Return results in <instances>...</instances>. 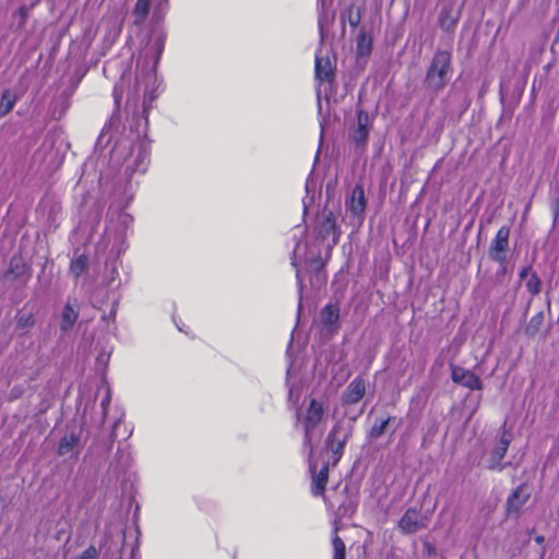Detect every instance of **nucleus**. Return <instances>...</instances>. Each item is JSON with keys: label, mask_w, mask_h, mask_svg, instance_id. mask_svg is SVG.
<instances>
[{"label": "nucleus", "mask_w": 559, "mask_h": 559, "mask_svg": "<svg viewBox=\"0 0 559 559\" xmlns=\"http://www.w3.org/2000/svg\"><path fill=\"white\" fill-rule=\"evenodd\" d=\"M452 55L449 50H438L427 69L426 81L435 90H443L447 74L451 70Z\"/></svg>", "instance_id": "nucleus-1"}, {"label": "nucleus", "mask_w": 559, "mask_h": 559, "mask_svg": "<svg viewBox=\"0 0 559 559\" xmlns=\"http://www.w3.org/2000/svg\"><path fill=\"white\" fill-rule=\"evenodd\" d=\"M308 468L311 476L310 493L314 498H321L326 508L331 507L330 500L326 498V485L329 481V463L325 462L320 469L317 468V464L312 461V453H309Z\"/></svg>", "instance_id": "nucleus-2"}, {"label": "nucleus", "mask_w": 559, "mask_h": 559, "mask_svg": "<svg viewBox=\"0 0 559 559\" xmlns=\"http://www.w3.org/2000/svg\"><path fill=\"white\" fill-rule=\"evenodd\" d=\"M324 416V408L322 403L318 402L314 399H311L306 414L301 419V424L304 426V444L311 452H313L312 444V432L314 429L321 424Z\"/></svg>", "instance_id": "nucleus-3"}, {"label": "nucleus", "mask_w": 559, "mask_h": 559, "mask_svg": "<svg viewBox=\"0 0 559 559\" xmlns=\"http://www.w3.org/2000/svg\"><path fill=\"white\" fill-rule=\"evenodd\" d=\"M341 237V228L336 222V216L333 211L329 209H324L322 211V218L318 226V238L321 241H326L331 238V241L328 243L329 251L335 247Z\"/></svg>", "instance_id": "nucleus-4"}, {"label": "nucleus", "mask_w": 559, "mask_h": 559, "mask_svg": "<svg viewBox=\"0 0 559 559\" xmlns=\"http://www.w3.org/2000/svg\"><path fill=\"white\" fill-rule=\"evenodd\" d=\"M531 498V491L525 483L520 484L514 488L508 496L506 501V514L507 516L520 518L523 507L527 503Z\"/></svg>", "instance_id": "nucleus-5"}, {"label": "nucleus", "mask_w": 559, "mask_h": 559, "mask_svg": "<svg viewBox=\"0 0 559 559\" xmlns=\"http://www.w3.org/2000/svg\"><path fill=\"white\" fill-rule=\"evenodd\" d=\"M512 441V433L508 430H503L500 435V439L495 447V449L490 453V459L487 465V468L490 471H502L506 466L510 465V463H501L504 459L510 443Z\"/></svg>", "instance_id": "nucleus-6"}, {"label": "nucleus", "mask_w": 559, "mask_h": 559, "mask_svg": "<svg viewBox=\"0 0 559 559\" xmlns=\"http://www.w3.org/2000/svg\"><path fill=\"white\" fill-rule=\"evenodd\" d=\"M510 227L502 226L498 229L490 246V258L500 264H506V252L509 248Z\"/></svg>", "instance_id": "nucleus-7"}, {"label": "nucleus", "mask_w": 559, "mask_h": 559, "mask_svg": "<svg viewBox=\"0 0 559 559\" xmlns=\"http://www.w3.org/2000/svg\"><path fill=\"white\" fill-rule=\"evenodd\" d=\"M451 379L453 382L472 391H479L483 389L480 378L475 372L463 367L451 365Z\"/></svg>", "instance_id": "nucleus-8"}, {"label": "nucleus", "mask_w": 559, "mask_h": 559, "mask_svg": "<svg viewBox=\"0 0 559 559\" xmlns=\"http://www.w3.org/2000/svg\"><path fill=\"white\" fill-rule=\"evenodd\" d=\"M366 381L361 376L355 377L342 395V404L345 406L359 403L366 394Z\"/></svg>", "instance_id": "nucleus-9"}, {"label": "nucleus", "mask_w": 559, "mask_h": 559, "mask_svg": "<svg viewBox=\"0 0 559 559\" xmlns=\"http://www.w3.org/2000/svg\"><path fill=\"white\" fill-rule=\"evenodd\" d=\"M341 430L340 425H335L329 432L326 438V448L333 454V464H337L344 454L345 445L348 441V435L338 437Z\"/></svg>", "instance_id": "nucleus-10"}, {"label": "nucleus", "mask_w": 559, "mask_h": 559, "mask_svg": "<svg viewBox=\"0 0 559 559\" xmlns=\"http://www.w3.org/2000/svg\"><path fill=\"white\" fill-rule=\"evenodd\" d=\"M370 118L366 110L357 111V128L352 134V141L356 146H365L368 142L370 131Z\"/></svg>", "instance_id": "nucleus-11"}, {"label": "nucleus", "mask_w": 559, "mask_h": 559, "mask_svg": "<svg viewBox=\"0 0 559 559\" xmlns=\"http://www.w3.org/2000/svg\"><path fill=\"white\" fill-rule=\"evenodd\" d=\"M424 526L420 513L415 508H408L399 521V528L405 535L415 534Z\"/></svg>", "instance_id": "nucleus-12"}, {"label": "nucleus", "mask_w": 559, "mask_h": 559, "mask_svg": "<svg viewBox=\"0 0 559 559\" xmlns=\"http://www.w3.org/2000/svg\"><path fill=\"white\" fill-rule=\"evenodd\" d=\"M345 206L354 216H360L365 213L367 200L361 185L357 183L353 188L350 195L345 201Z\"/></svg>", "instance_id": "nucleus-13"}, {"label": "nucleus", "mask_w": 559, "mask_h": 559, "mask_svg": "<svg viewBox=\"0 0 559 559\" xmlns=\"http://www.w3.org/2000/svg\"><path fill=\"white\" fill-rule=\"evenodd\" d=\"M460 16V11H456L453 4L445 5L442 8L439 15V26L444 32H453L459 23Z\"/></svg>", "instance_id": "nucleus-14"}, {"label": "nucleus", "mask_w": 559, "mask_h": 559, "mask_svg": "<svg viewBox=\"0 0 559 559\" xmlns=\"http://www.w3.org/2000/svg\"><path fill=\"white\" fill-rule=\"evenodd\" d=\"M321 324L324 329L333 332L337 328L340 319V307L337 304H328L321 310Z\"/></svg>", "instance_id": "nucleus-15"}, {"label": "nucleus", "mask_w": 559, "mask_h": 559, "mask_svg": "<svg viewBox=\"0 0 559 559\" xmlns=\"http://www.w3.org/2000/svg\"><path fill=\"white\" fill-rule=\"evenodd\" d=\"M316 78L320 82H332L334 80V68L329 58L316 57Z\"/></svg>", "instance_id": "nucleus-16"}, {"label": "nucleus", "mask_w": 559, "mask_h": 559, "mask_svg": "<svg viewBox=\"0 0 559 559\" xmlns=\"http://www.w3.org/2000/svg\"><path fill=\"white\" fill-rule=\"evenodd\" d=\"M152 5H153V10H154L155 9L154 0H136L133 11H132L135 25L140 26L146 21ZM153 20L156 22V20L154 17H153ZM159 21H157V23Z\"/></svg>", "instance_id": "nucleus-17"}, {"label": "nucleus", "mask_w": 559, "mask_h": 559, "mask_svg": "<svg viewBox=\"0 0 559 559\" xmlns=\"http://www.w3.org/2000/svg\"><path fill=\"white\" fill-rule=\"evenodd\" d=\"M27 270L28 267L24 259L21 255H13L10 260L5 275L16 280L24 276Z\"/></svg>", "instance_id": "nucleus-18"}, {"label": "nucleus", "mask_w": 559, "mask_h": 559, "mask_svg": "<svg viewBox=\"0 0 559 559\" xmlns=\"http://www.w3.org/2000/svg\"><path fill=\"white\" fill-rule=\"evenodd\" d=\"M79 442H80L79 435H76L74 432L66 433L59 442V445L57 449L58 455L61 456V455H66L68 453L73 452L78 448Z\"/></svg>", "instance_id": "nucleus-19"}, {"label": "nucleus", "mask_w": 559, "mask_h": 559, "mask_svg": "<svg viewBox=\"0 0 559 559\" xmlns=\"http://www.w3.org/2000/svg\"><path fill=\"white\" fill-rule=\"evenodd\" d=\"M78 318V310H75L74 307L68 301L62 311L60 329L63 332L70 330L76 322Z\"/></svg>", "instance_id": "nucleus-20"}, {"label": "nucleus", "mask_w": 559, "mask_h": 559, "mask_svg": "<svg viewBox=\"0 0 559 559\" xmlns=\"http://www.w3.org/2000/svg\"><path fill=\"white\" fill-rule=\"evenodd\" d=\"M88 270V258L86 254H80L70 263L69 271L71 275L78 280Z\"/></svg>", "instance_id": "nucleus-21"}, {"label": "nucleus", "mask_w": 559, "mask_h": 559, "mask_svg": "<svg viewBox=\"0 0 559 559\" xmlns=\"http://www.w3.org/2000/svg\"><path fill=\"white\" fill-rule=\"evenodd\" d=\"M343 22L347 21L352 28H357L361 21V11L355 4H349L341 13Z\"/></svg>", "instance_id": "nucleus-22"}, {"label": "nucleus", "mask_w": 559, "mask_h": 559, "mask_svg": "<svg viewBox=\"0 0 559 559\" xmlns=\"http://www.w3.org/2000/svg\"><path fill=\"white\" fill-rule=\"evenodd\" d=\"M17 102V96L10 90H4L0 99V117L11 112Z\"/></svg>", "instance_id": "nucleus-23"}, {"label": "nucleus", "mask_w": 559, "mask_h": 559, "mask_svg": "<svg viewBox=\"0 0 559 559\" xmlns=\"http://www.w3.org/2000/svg\"><path fill=\"white\" fill-rule=\"evenodd\" d=\"M372 51V38L366 34L365 31H360L357 37V55L369 56Z\"/></svg>", "instance_id": "nucleus-24"}, {"label": "nucleus", "mask_w": 559, "mask_h": 559, "mask_svg": "<svg viewBox=\"0 0 559 559\" xmlns=\"http://www.w3.org/2000/svg\"><path fill=\"white\" fill-rule=\"evenodd\" d=\"M332 547H333V559H346V547L337 534V528L334 530V534L332 536Z\"/></svg>", "instance_id": "nucleus-25"}, {"label": "nucleus", "mask_w": 559, "mask_h": 559, "mask_svg": "<svg viewBox=\"0 0 559 559\" xmlns=\"http://www.w3.org/2000/svg\"><path fill=\"white\" fill-rule=\"evenodd\" d=\"M391 419H394V417L389 416L385 419L376 420L372 427L370 428L369 437L372 439L380 438L385 432Z\"/></svg>", "instance_id": "nucleus-26"}, {"label": "nucleus", "mask_w": 559, "mask_h": 559, "mask_svg": "<svg viewBox=\"0 0 559 559\" xmlns=\"http://www.w3.org/2000/svg\"><path fill=\"white\" fill-rule=\"evenodd\" d=\"M544 322V313L543 312H538L536 314H534L528 323V325L526 326V334L528 336H534L538 331H539V328L540 325L543 324Z\"/></svg>", "instance_id": "nucleus-27"}, {"label": "nucleus", "mask_w": 559, "mask_h": 559, "mask_svg": "<svg viewBox=\"0 0 559 559\" xmlns=\"http://www.w3.org/2000/svg\"><path fill=\"white\" fill-rule=\"evenodd\" d=\"M155 9H154V19L156 21H163L169 9V0H154Z\"/></svg>", "instance_id": "nucleus-28"}, {"label": "nucleus", "mask_w": 559, "mask_h": 559, "mask_svg": "<svg viewBox=\"0 0 559 559\" xmlns=\"http://www.w3.org/2000/svg\"><path fill=\"white\" fill-rule=\"evenodd\" d=\"M526 289L528 290V293L533 296H536L540 293V289H542V282L538 277V275L535 273V272H532L530 278L527 280L526 284Z\"/></svg>", "instance_id": "nucleus-29"}, {"label": "nucleus", "mask_w": 559, "mask_h": 559, "mask_svg": "<svg viewBox=\"0 0 559 559\" xmlns=\"http://www.w3.org/2000/svg\"><path fill=\"white\" fill-rule=\"evenodd\" d=\"M35 324V319L33 313H22L17 316L16 319V328L20 330L31 328Z\"/></svg>", "instance_id": "nucleus-30"}, {"label": "nucleus", "mask_w": 559, "mask_h": 559, "mask_svg": "<svg viewBox=\"0 0 559 559\" xmlns=\"http://www.w3.org/2000/svg\"><path fill=\"white\" fill-rule=\"evenodd\" d=\"M36 2L31 4L29 7L25 5V4H22L19 7L15 15L19 16L20 21H19V26H24L28 16H29V12L31 10L35 7Z\"/></svg>", "instance_id": "nucleus-31"}, {"label": "nucleus", "mask_w": 559, "mask_h": 559, "mask_svg": "<svg viewBox=\"0 0 559 559\" xmlns=\"http://www.w3.org/2000/svg\"><path fill=\"white\" fill-rule=\"evenodd\" d=\"M98 550L94 545L88 546L76 559H97Z\"/></svg>", "instance_id": "nucleus-32"}, {"label": "nucleus", "mask_w": 559, "mask_h": 559, "mask_svg": "<svg viewBox=\"0 0 559 559\" xmlns=\"http://www.w3.org/2000/svg\"><path fill=\"white\" fill-rule=\"evenodd\" d=\"M166 34L165 33H162L159 34L155 41H154V46L156 48V51H157V55L158 57H160V55L163 53L164 49H165V44H166Z\"/></svg>", "instance_id": "nucleus-33"}, {"label": "nucleus", "mask_w": 559, "mask_h": 559, "mask_svg": "<svg viewBox=\"0 0 559 559\" xmlns=\"http://www.w3.org/2000/svg\"><path fill=\"white\" fill-rule=\"evenodd\" d=\"M552 215H554V221L556 222L559 218V197L554 201Z\"/></svg>", "instance_id": "nucleus-34"}, {"label": "nucleus", "mask_w": 559, "mask_h": 559, "mask_svg": "<svg viewBox=\"0 0 559 559\" xmlns=\"http://www.w3.org/2000/svg\"><path fill=\"white\" fill-rule=\"evenodd\" d=\"M531 271H532V267L530 265L524 267V269H522V271L520 272V277L521 278L526 277L528 272H531Z\"/></svg>", "instance_id": "nucleus-35"}, {"label": "nucleus", "mask_w": 559, "mask_h": 559, "mask_svg": "<svg viewBox=\"0 0 559 559\" xmlns=\"http://www.w3.org/2000/svg\"><path fill=\"white\" fill-rule=\"evenodd\" d=\"M535 542L539 545H542L545 542V537L543 535H537L535 537Z\"/></svg>", "instance_id": "nucleus-36"}]
</instances>
